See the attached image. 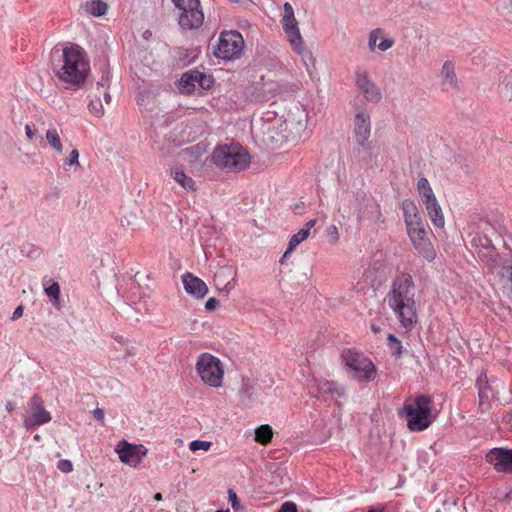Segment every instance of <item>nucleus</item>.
I'll list each match as a JSON object with an SVG mask.
<instances>
[{
    "label": "nucleus",
    "instance_id": "f257e3e1",
    "mask_svg": "<svg viewBox=\"0 0 512 512\" xmlns=\"http://www.w3.org/2000/svg\"><path fill=\"white\" fill-rule=\"evenodd\" d=\"M385 300L401 326L411 330L417 322L415 285L412 276L408 273L398 274L392 281Z\"/></svg>",
    "mask_w": 512,
    "mask_h": 512
},
{
    "label": "nucleus",
    "instance_id": "f03ea898",
    "mask_svg": "<svg viewBox=\"0 0 512 512\" xmlns=\"http://www.w3.org/2000/svg\"><path fill=\"white\" fill-rule=\"evenodd\" d=\"M52 68L61 81L79 85L88 74L89 64L84 51L72 45L52 53Z\"/></svg>",
    "mask_w": 512,
    "mask_h": 512
},
{
    "label": "nucleus",
    "instance_id": "7ed1b4c3",
    "mask_svg": "<svg viewBox=\"0 0 512 512\" xmlns=\"http://www.w3.org/2000/svg\"><path fill=\"white\" fill-rule=\"evenodd\" d=\"M307 121L308 113L304 107L295 105L284 121L275 119L274 123L267 126L266 141L274 147L290 141L297 142L306 134Z\"/></svg>",
    "mask_w": 512,
    "mask_h": 512
},
{
    "label": "nucleus",
    "instance_id": "20e7f679",
    "mask_svg": "<svg viewBox=\"0 0 512 512\" xmlns=\"http://www.w3.org/2000/svg\"><path fill=\"white\" fill-rule=\"evenodd\" d=\"M431 404L432 398L427 395H418L405 402L402 413L407 420L409 430L420 432L431 425L434 420Z\"/></svg>",
    "mask_w": 512,
    "mask_h": 512
},
{
    "label": "nucleus",
    "instance_id": "39448f33",
    "mask_svg": "<svg viewBox=\"0 0 512 512\" xmlns=\"http://www.w3.org/2000/svg\"><path fill=\"white\" fill-rule=\"evenodd\" d=\"M215 166L233 172L245 170L251 161L248 151L238 143L223 144L216 147L211 155Z\"/></svg>",
    "mask_w": 512,
    "mask_h": 512
},
{
    "label": "nucleus",
    "instance_id": "423d86ee",
    "mask_svg": "<svg viewBox=\"0 0 512 512\" xmlns=\"http://www.w3.org/2000/svg\"><path fill=\"white\" fill-rule=\"evenodd\" d=\"M342 359L352 378L359 381H371L375 378V365L362 354L347 349L342 352Z\"/></svg>",
    "mask_w": 512,
    "mask_h": 512
},
{
    "label": "nucleus",
    "instance_id": "0eeeda50",
    "mask_svg": "<svg viewBox=\"0 0 512 512\" xmlns=\"http://www.w3.org/2000/svg\"><path fill=\"white\" fill-rule=\"evenodd\" d=\"M196 371L201 380L210 387L218 388L222 386L224 377V368L222 362L209 353L199 355L196 362Z\"/></svg>",
    "mask_w": 512,
    "mask_h": 512
},
{
    "label": "nucleus",
    "instance_id": "6e6552de",
    "mask_svg": "<svg viewBox=\"0 0 512 512\" xmlns=\"http://www.w3.org/2000/svg\"><path fill=\"white\" fill-rule=\"evenodd\" d=\"M416 190L433 225L437 228H443L445 225L444 214L428 179L425 177L419 178Z\"/></svg>",
    "mask_w": 512,
    "mask_h": 512
},
{
    "label": "nucleus",
    "instance_id": "1a4fd4ad",
    "mask_svg": "<svg viewBox=\"0 0 512 512\" xmlns=\"http://www.w3.org/2000/svg\"><path fill=\"white\" fill-rule=\"evenodd\" d=\"M181 13L179 25L184 30H192L200 27L204 21V14L199 0H172Z\"/></svg>",
    "mask_w": 512,
    "mask_h": 512
},
{
    "label": "nucleus",
    "instance_id": "9d476101",
    "mask_svg": "<svg viewBox=\"0 0 512 512\" xmlns=\"http://www.w3.org/2000/svg\"><path fill=\"white\" fill-rule=\"evenodd\" d=\"M244 46L242 35L237 31H224L220 34L214 55L223 60L240 57Z\"/></svg>",
    "mask_w": 512,
    "mask_h": 512
},
{
    "label": "nucleus",
    "instance_id": "9b49d317",
    "mask_svg": "<svg viewBox=\"0 0 512 512\" xmlns=\"http://www.w3.org/2000/svg\"><path fill=\"white\" fill-rule=\"evenodd\" d=\"M354 83L367 102L377 104L382 100L381 89L373 81L369 71L364 66H356Z\"/></svg>",
    "mask_w": 512,
    "mask_h": 512
},
{
    "label": "nucleus",
    "instance_id": "f8f14e48",
    "mask_svg": "<svg viewBox=\"0 0 512 512\" xmlns=\"http://www.w3.org/2000/svg\"><path fill=\"white\" fill-rule=\"evenodd\" d=\"M472 245L477 249L478 257L491 269L505 268L507 259L500 256L492 241L485 235H477L472 239Z\"/></svg>",
    "mask_w": 512,
    "mask_h": 512
},
{
    "label": "nucleus",
    "instance_id": "ddd939ff",
    "mask_svg": "<svg viewBox=\"0 0 512 512\" xmlns=\"http://www.w3.org/2000/svg\"><path fill=\"white\" fill-rule=\"evenodd\" d=\"M309 393L323 402H338L346 396L343 386L325 379L314 378L309 384Z\"/></svg>",
    "mask_w": 512,
    "mask_h": 512
},
{
    "label": "nucleus",
    "instance_id": "4468645a",
    "mask_svg": "<svg viewBox=\"0 0 512 512\" xmlns=\"http://www.w3.org/2000/svg\"><path fill=\"white\" fill-rule=\"evenodd\" d=\"M407 234L416 251L428 261H432L436 257L435 249L429 238L425 222L415 227L407 229Z\"/></svg>",
    "mask_w": 512,
    "mask_h": 512
},
{
    "label": "nucleus",
    "instance_id": "2eb2a0df",
    "mask_svg": "<svg viewBox=\"0 0 512 512\" xmlns=\"http://www.w3.org/2000/svg\"><path fill=\"white\" fill-rule=\"evenodd\" d=\"M115 452L122 463L136 467L146 456L147 448L141 444H131L126 440H121L115 446Z\"/></svg>",
    "mask_w": 512,
    "mask_h": 512
},
{
    "label": "nucleus",
    "instance_id": "dca6fc26",
    "mask_svg": "<svg viewBox=\"0 0 512 512\" xmlns=\"http://www.w3.org/2000/svg\"><path fill=\"white\" fill-rule=\"evenodd\" d=\"M52 419L51 414L44 408L43 400L34 395L28 402V417L24 420L26 428L39 426L50 422Z\"/></svg>",
    "mask_w": 512,
    "mask_h": 512
},
{
    "label": "nucleus",
    "instance_id": "f3484780",
    "mask_svg": "<svg viewBox=\"0 0 512 512\" xmlns=\"http://www.w3.org/2000/svg\"><path fill=\"white\" fill-rule=\"evenodd\" d=\"M485 458L497 472L512 473V449L493 448Z\"/></svg>",
    "mask_w": 512,
    "mask_h": 512
},
{
    "label": "nucleus",
    "instance_id": "a211bd4d",
    "mask_svg": "<svg viewBox=\"0 0 512 512\" xmlns=\"http://www.w3.org/2000/svg\"><path fill=\"white\" fill-rule=\"evenodd\" d=\"M395 44V39L384 29H372L367 38V48L371 53L386 52Z\"/></svg>",
    "mask_w": 512,
    "mask_h": 512
},
{
    "label": "nucleus",
    "instance_id": "6ab92c4d",
    "mask_svg": "<svg viewBox=\"0 0 512 512\" xmlns=\"http://www.w3.org/2000/svg\"><path fill=\"white\" fill-rule=\"evenodd\" d=\"M280 22L288 42L302 38L294 9L289 2H285L283 5V15Z\"/></svg>",
    "mask_w": 512,
    "mask_h": 512
},
{
    "label": "nucleus",
    "instance_id": "aec40b11",
    "mask_svg": "<svg viewBox=\"0 0 512 512\" xmlns=\"http://www.w3.org/2000/svg\"><path fill=\"white\" fill-rule=\"evenodd\" d=\"M214 284L218 290L229 294L237 285V270L229 265L220 267L214 275Z\"/></svg>",
    "mask_w": 512,
    "mask_h": 512
},
{
    "label": "nucleus",
    "instance_id": "412c9836",
    "mask_svg": "<svg viewBox=\"0 0 512 512\" xmlns=\"http://www.w3.org/2000/svg\"><path fill=\"white\" fill-rule=\"evenodd\" d=\"M182 283L186 293L196 299H202L208 293L207 284L192 273L186 272L182 275Z\"/></svg>",
    "mask_w": 512,
    "mask_h": 512
},
{
    "label": "nucleus",
    "instance_id": "4be33fe9",
    "mask_svg": "<svg viewBox=\"0 0 512 512\" xmlns=\"http://www.w3.org/2000/svg\"><path fill=\"white\" fill-rule=\"evenodd\" d=\"M354 133L357 143L364 146L371 134L370 115L366 111H359L355 115Z\"/></svg>",
    "mask_w": 512,
    "mask_h": 512
},
{
    "label": "nucleus",
    "instance_id": "5701e85b",
    "mask_svg": "<svg viewBox=\"0 0 512 512\" xmlns=\"http://www.w3.org/2000/svg\"><path fill=\"white\" fill-rule=\"evenodd\" d=\"M440 85L444 91H453L458 88V79L454 64L447 60L439 72Z\"/></svg>",
    "mask_w": 512,
    "mask_h": 512
},
{
    "label": "nucleus",
    "instance_id": "b1692460",
    "mask_svg": "<svg viewBox=\"0 0 512 512\" xmlns=\"http://www.w3.org/2000/svg\"><path fill=\"white\" fill-rule=\"evenodd\" d=\"M380 206L371 196H364L358 210L359 221H377L380 218Z\"/></svg>",
    "mask_w": 512,
    "mask_h": 512
},
{
    "label": "nucleus",
    "instance_id": "393cba45",
    "mask_svg": "<svg viewBox=\"0 0 512 512\" xmlns=\"http://www.w3.org/2000/svg\"><path fill=\"white\" fill-rule=\"evenodd\" d=\"M401 207L403 211L404 222L406 224V230L424 223L419 209L413 200L405 199L402 202Z\"/></svg>",
    "mask_w": 512,
    "mask_h": 512
},
{
    "label": "nucleus",
    "instance_id": "a878e982",
    "mask_svg": "<svg viewBox=\"0 0 512 512\" xmlns=\"http://www.w3.org/2000/svg\"><path fill=\"white\" fill-rule=\"evenodd\" d=\"M101 96L104 97L105 102L107 104L110 103L111 97L106 90V86L104 83H97V94H95L88 104V109L96 117H101L104 114V108L101 101Z\"/></svg>",
    "mask_w": 512,
    "mask_h": 512
},
{
    "label": "nucleus",
    "instance_id": "bb28decb",
    "mask_svg": "<svg viewBox=\"0 0 512 512\" xmlns=\"http://www.w3.org/2000/svg\"><path fill=\"white\" fill-rule=\"evenodd\" d=\"M289 44L293 51L300 56L307 71L311 73L312 69L315 67V57L313 56L311 50L305 45L303 37L289 42Z\"/></svg>",
    "mask_w": 512,
    "mask_h": 512
},
{
    "label": "nucleus",
    "instance_id": "cd10ccee",
    "mask_svg": "<svg viewBox=\"0 0 512 512\" xmlns=\"http://www.w3.org/2000/svg\"><path fill=\"white\" fill-rule=\"evenodd\" d=\"M255 395V383L248 378H243L238 392L240 405L244 408H251L255 402Z\"/></svg>",
    "mask_w": 512,
    "mask_h": 512
},
{
    "label": "nucleus",
    "instance_id": "c85d7f7f",
    "mask_svg": "<svg viewBox=\"0 0 512 512\" xmlns=\"http://www.w3.org/2000/svg\"><path fill=\"white\" fill-rule=\"evenodd\" d=\"M316 222V219H310L308 222L305 223L303 228H301L296 234L292 235L288 243V248L283 255V258H286L288 255H290L299 244H301L309 237L310 231L315 226Z\"/></svg>",
    "mask_w": 512,
    "mask_h": 512
},
{
    "label": "nucleus",
    "instance_id": "c756f323",
    "mask_svg": "<svg viewBox=\"0 0 512 512\" xmlns=\"http://www.w3.org/2000/svg\"><path fill=\"white\" fill-rule=\"evenodd\" d=\"M196 73H198L197 70H190L181 76L179 81V90L182 93L190 94L198 89V78H195L194 81V74Z\"/></svg>",
    "mask_w": 512,
    "mask_h": 512
},
{
    "label": "nucleus",
    "instance_id": "7c9ffc66",
    "mask_svg": "<svg viewBox=\"0 0 512 512\" xmlns=\"http://www.w3.org/2000/svg\"><path fill=\"white\" fill-rule=\"evenodd\" d=\"M43 288L46 296L50 299L52 304L59 308L60 305V287L57 282L50 278L43 279Z\"/></svg>",
    "mask_w": 512,
    "mask_h": 512
},
{
    "label": "nucleus",
    "instance_id": "2f4dec72",
    "mask_svg": "<svg viewBox=\"0 0 512 512\" xmlns=\"http://www.w3.org/2000/svg\"><path fill=\"white\" fill-rule=\"evenodd\" d=\"M172 178L186 191H194L196 189L195 181L187 176L184 171L179 168H173L171 170Z\"/></svg>",
    "mask_w": 512,
    "mask_h": 512
},
{
    "label": "nucleus",
    "instance_id": "473e14b6",
    "mask_svg": "<svg viewBox=\"0 0 512 512\" xmlns=\"http://www.w3.org/2000/svg\"><path fill=\"white\" fill-rule=\"evenodd\" d=\"M82 7L86 14L93 17L103 16L107 12V4L101 0L87 1Z\"/></svg>",
    "mask_w": 512,
    "mask_h": 512
},
{
    "label": "nucleus",
    "instance_id": "72a5a7b5",
    "mask_svg": "<svg viewBox=\"0 0 512 512\" xmlns=\"http://www.w3.org/2000/svg\"><path fill=\"white\" fill-rule=\"evenodd\" d=\"M46 140L48 144L58 153L63 152V145L60 139V135L56 127L51 126L46 131Z\"/></svg>",
    "mask_w": 512,
    "mask_h": 512
},
{
    "label": "nucleus",
    "instance_id": "f704fd0d",
    "mask_svg": "<svg viewBox=\"0 0 512 512\" xmlns=\"http://www.w3.org/2000/svg\"><path fill=\"white\" fill-rule=\"evenodd\" d=\"M272 436L273 430L267 424L261 425L255 430V441L262 445L268 444L271 441Z\"/></svg>",
    "mask_w": 512,
    "mask_h": 512
},
{
    "label": "nucleus",
    "instance_id": "c9c22d12",
    "mask_svg": "<svg viewBox=\"0 0 512 512\" xmlns=\"http://www.w3.org/2000/svg\"><path fill=\"white\" fill-rule=\"evenodd\" d=\"M212 446L210 441H202V440H193L189 444V449L192 452H196L199 450L208 451Z\"/></svg>",
    "mask_w": 512,
    "mask_h": 512
},
{
    "label": "nucleus",
    "instance_id": "e433bc0d",
    "mask_svg": "<svg viewBox=\"0 0 512 512\" xmlns=\"http://www.w3.org/2000/svg\"><path fill=\"white\" fill-rule=\"evenodd\" d=\"M198 78V89H207L212 84V79L210 76L205 75L204 73L198 71V73L194 74V79Z\"/></svg>",
    "mask_w": 512,
    "mask_h": 512
},
{
    "label": "nucleus",
    "instance_id": "4c0bfd02",
    "mask_svg": "<svg viewBox=\"0 0 512 512\" xmlns=\"http://www.w3.org/2000/svg\"><path fill=\"white\" fill-rule=\"evenodd\" d=\"M66 166H79V152L77 149H73L68 157L65 159Z\"/></svg>",
    "mask_w": 512,
    "mask_h": 512
},
{
    "label": "nucleus",
    "instance_id": "58836bf2",
    "mask_svg": "<svg viewBox=\"0 0 512 512\" xmlns=\"http://www.w3.org/2000/svg\"><path fill=\"white\" fill-rule=\"evenodd\" d=\"M326 234H327L329 243L336 244L338 242L339 233H338V229L335 225H330L326 230Z\"/></svg>",
    "mask_w": 512,
    "mask_h": 512
},
{
    "label": "nucleus",
    "instance_id": "ea45409f",
    "mask_svg": "<svg viewBox=\"0 0 512 512\" xmlns=\"http://www.w3.org/2000/svg\"><path fill=\"white\" fill-rule=\"evenodd\" d=\"M57 468L63 473H70L73 470V464L70 460L62 459L58 462Z\"/></svg>",
    "mask_w": 512,
    "mask_h": 512
},
{
    "label": "nucleus",
    "instance_id": "a19ab883",
    "mask_svg": "<svg viewBox=\"0 0 512 512\" xmlns=\"http://www.w3.org/2000/svg\"><path fill=\"white\" fill-rule=\"evenodd\" d=\"M228 500L234 510H239L241 508L237 494L231 489L228 491Z\"/></svg>",
    "mask_w": 512,
    "mask_h": 512
},
{
    "label": "nucleus",
    "instance_id": "79ce46f5",
    "mask_svg": "<svg viewBox=\"0 0 512 512\" xmlns=\"http://www.w3.org/2000/svg\"><path fill=\"white\" fill-rule=\"evenodd\" d=\"M277 512H297V506L292 501L284 502Z\"/></svg>",
    "mask_w": 512,
    "mask_h": 512
},
{
    "label": "nucleus",
    "instance_id": "37998d69",
    "mask_svg": "<svg viewBox=\"0 0 512 512\" xmlns=\"http://www.w3.org/2000/svg\"><path fill=\"white\" fill-rule=\"evenodd\" d=\"M220 306L219 300L214 297L209 298L205 303V309L207 311H213Z\"/></svg>",
    "mask_w": 512,
    "mask_h": 512
},
{
    "label": "nucleus",
    "instance_id": "c03bdc74",
    "mask_svg": "<svg viewBox=\"0 0 512 512\" xmlns=\"http://www.w3.org/2000/svg\"><path fill=\"white\" fill-rule=\"evenodd\" d=\"M25 134H26V137L29 140H33L34 137L36 136V129L34 128L33 125L26 124V126H25Z\"/></svg>",
    "mask_w": 512,
    "mask_h": 512
},
{
    "label": "nucleus",
    "instance_id": "a18cd8bd",
    "mask_svg": "<svg viewBox=\"0 0 512 512\" xmlns=\"http://www.w3.org/2000/svg\"><path fill=\"white\" fill-rule=\"evenodd\" d=\"M105 413L102 409L97 408L93 411V417L98 421L104 420Z\"/></svg>",
    "mask_w": 512,
    "mask_h": 512
},
{
    "label": "nucleus",
    "instance_id": "49530a36",
    "mask_svg": "<svg viewBox=\"0 0 512 512\" xmlns=\"http://www.w3.org/2000/svg\"><path fill=\"white\" fill-rule=\"evenodd\" d=\"M22 315H23V307H22V306H18V307L14 310V312H13V314H12V318H11V319H12L13 321H16L17 319H19L20 317H22Z\"/></svg>",
    "mask_w": 512,
    "mask_h": 512
},
{
    "label": "nucleus",
    "instance_id": "de8ad7c7",
    "mask_svg": "<svg viewBox=\"0 0 512 512\" xmlns=\"http://www.w3.org/2000/svg\"><path fill=\"white\" fill-rule=\"evenodd\" d=\"M388 341L391 343V344H395L397 345V348H400V341L393 335V334H389L388 335Z\"/></svg>",
    "mask_w": 512,
    "mask_h": 512
},
{
    "label": "nucleus",
    "instance_id": "09e8293b",
    "mask_svg": "<svg viewBox=\"0 0 512 512\" xmlns=\"http://www.w3.org/2000/svg\"><path fill=\"white\" fill-rule=\"evenodd\" d=\"M7 412H11L14 409V404L11 401H7L5 404Z\"/></svg>",
    "mask_w": 512,
    "mask_h": 512
},
{
    "label": "nucleus",
    "instance_id": "8fccbe9b",
    "mask_svg": "<svg viewBox=\"0 0 512 512\" xmlns=\"http://www.w3.org/2000/svg\"><path fill=\"white\" fill-rule=\"evenodd\" d=\"M371 329L375 332V333H378L380 331V328L377 327L376 325L372 324L371 325Z\"/></svg>",
    "mask_w": 512,
    "mask_h": 512
},
{
    "label": "nucleus",
    "instance_id": "3c124183",
    "mask_svg": "<svg viewBox=\"0 0 512 512\" xmlns=\"http://www.w3.org/2000/svg\"><path fill=\"white\" fill-rule=\"evenodd\" d=\"M367 512H384L383 509H375V508H372L370 510H368Z\"/></svg>",
    "mask_w": 512,
    "mask_h": 512
},
{
    "label": "nucleus",
    "instance_id": "603ef678",
    "mask_svg": "<svg viewBox=\"0 0 512 512\" xmlns=\"http://www.w3.org/2000/svg\"><path fill=\"white\" fill-rule=\"evenodd\" d=\"M161 499H162V495H161L160 493H157V494L155 495V500L159 501V500H161Z\"/></svg>",
    "mask_w": 512,
    "mask_h": 512
},
{
    "label": "nucleus",
    "instance_id": "864d4df0",
    "mask_svg": "<svg viewBox=\"0 0 512 512\" xmlns=\"http://www.w3.org/2000/svg\"><path fill=\"white\" fill-rule=\"evenodd\" d=\"M479 394H480V397H484V396H486V395H485V391H484L483 389H480Z\"/></svg>",
    "mask_w": 512,
    "mask_h": 512
},
{
    "label": "nucleus",
    "instance_id": "5fc2aeb1",
    "mask_svg": "<svg viewBox=\"0 0 512 512\" xmlns=\"http://www.w3.org/2000/svg\"><path fill=\"white\" fill-rule=\"evenodd\" d=\"M231 2L240 3L241 0H230Z\"/></svg>",
    "mask_w": 512,
    "mask_h": 512
},
{
    "label": "nucleus",
    "instance_id": "6e6d98bb",
    "mask_svg": "<svg viewBox=\"0 0 512 512\" xmlns=\"http://www.w3.org/2000/svg\"><path fill=\"white\" fill-rule=\"evenodd\" d=\"M216 512H229V511H228V510H226V511L218 510V511H216Z\"/></svg>",
    "mask_w": 512,
    "mask_h": 512
}]
</instances>
